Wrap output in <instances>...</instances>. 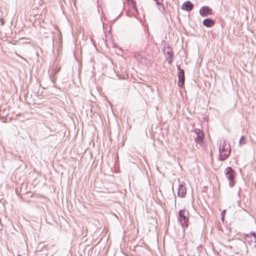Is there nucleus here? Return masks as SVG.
<instances>
[{"mask_svg":"<svg viewBox=\"0 0 256 256\" xmlns=\"http://www.w3.org/2000/svg\"><path fill=\"white\" fill-rule=\"evenodd\" d=\"M226 178L229 180V186L233 187L235 184L236 172L230 166L227 167L224 170Z\"/></svg>","mask_w":256,"mask_h":256,"instance_id":"nucleus-1","label":"nucleus"},{"mask_svg":"<svg viewBox=\"0 0 256 256\" xmlns=\"http://www.w3.org/2000/svg\"><path fill=\"white\" fill-rule=\"evenodd\" d=\"M188 212L185 210L179 211L180 220L182 227L188 226Z\"/></svg>","mask_w":256,"mask_h":256,"instance_id":"nucleus-2","label":"nucleus"},{"mask_svg":"<svg viewBox=\"0 0 256 256\" xmlns=\"http://www.w3.org/2000/svg\"><path fill=\"white\" fill-rule=\"evenodd\" d=\"M178 68L179 72L178 73V85L180 87H183L184 84V80H185V78H184V72L183 69H181L180 68V66H178Z\"/></svg>","mask_w":256,"mask_h":256,"instance_id":"nucleus-3","label":"nucleus"},{"mask_svg":"<svg viewBox=\"0 0 256 256\" xmlns=\"http://www.w3.org/2000/svg\"><path fill=\"white\" fill-rule=\"evenodd\" d=\"M196 136L194 138L196 142L198 144L202 142L204 138V134L203 132L200 129H196Z\"/></svg>","mask_w":256,"mask_h":256,"instance_id":"nucleus-4","label":"nucleus"},{"mask_svg":"<svg viewBox=\"0 0 256 256\" xmlns=\"http://www.w3.org/2000/svg\"><path fill=\"white\" fill-rule=\"evenodd\" d=\"M163 52L166 56H174L172 50L168 44H164Z\"/></svg>","mask_w":256,"mask_h":256,"instance_id":"nucleus-5","label":"nucleus"},{"mask_svg":"<svg viewBox=\"0 0 256 256\" xmlns=\"http://www.w3.org/2000/svg\"><path fill=\"white\" fill-rule=\"evenodd\" d=\"M194 6V4L188 0L182 4V8L184 10L190 12L193 9Z\"/></svg>","mask_w":256,"mask_h":256,"instance_id":"nucleus-6","label":"nucleus"},{"mask_svg":"<svg viewBox=\"0 0 256 256\" xmlns=\"http://www.w3.org/2000/svg\"><path fill=\"white\" fill-rule=\"evenodd\" d=\"M186 192V190L185 186L182 184H178V196L180 197L183 198L185 196Z\"/></svg>","mask_w":256,"mask_h":256,"instance_id":"nucleus-7","label":"nucleus"},{"mask_svg":"<svg viewBox=\"0 0 256 256\" xmlns=\"http://www.w3.org/2000/svg\"><path fill=\"white\" fill-rule=\"evenodd\" d=\"M212 9L208 6H202L200 10V14L202 16H206L208 14H210Z\"/></svg>","mask_w":256,"mask_h":256,"instance_id":"nucleus-8","label":"nucleus"},{"mask_svg":"<svg viewBox=\"0 0 256 256\" xmlns=\"http://www.w3.org/2000/svg\"><path fill=\"white\" fill-rule=\"evenodd\" d=\"M230 150V146L228 144H226V141H223V143L220 144V154L224 152L226 150Z\"/></svg>","mask_w":256,"mask_h":256,"instance_id":"nucleus-9","label":"nucleus"},{"mask_svg":"<svg viewBox=\"0 0 256 256\" xmlns=\"http://www.w3.org/2000/svg\"><path fill=\"white\" fill-rule=\"evenodd\" d=\"M202 23L205 26L210 28L214 25L215 21L212 18H207L203 20Z\"/></svg>","mask_w":256,"mask_h":256,"instance_id":"nucleus-10","label":"nucleus"},{"mask_svg":"<svg viewBox=\"0 0 256 256\" xmlns=\"http://www.w3.org/2000/svg\"><path fill=\"white\" fill-rule=\"evenodd\" d=\"M230 150H226L224 152H222L220 154L219 159L220 160H226L230 156Z\"/></svg>","mask_w":256,"mask_h":256,"instance_id":"nucleus-11","label":"nucleus"},{"mask_svg":"<svg viewBox=\"0 0 256 256\" xmlns=\"http://www.w3.org/2000/svg\"><path fill=\"white\" fill-rule=\"evenodd\" d=\"M140 64H142L143 65L148 66L151 65V62L150 60L148 59L146 56H144L143 58H142V60L140 62Z\"/></svg>","mask_w":256,"mask_h":256,"instance_id":"nucleus-12","label":"nucleus"},{"mask_svg":"<svg viewBox=\"0 0 256 256\" xmlns=\"http://www.w3.org/2000/svg\"><path fill=\"white\" fill-rule=\"evenodd\" d=\"M144 56H142L138 52H136L134 53V57L139 63H140V62L142 61V58H143Z\"/></svg>","mask_w":256,"mask_h":256,"instance_id":"nucleus-13","label":"nucleus"},{"mask_svg":"<svg viewBox=\"0 0 256 256\" xmlns=\"http://www.w3.org/2000/svg\"><path fill=\"white\" fill-rule=\"evenodd\" d=\"M158 10L163 14L166 13V8L163 4L158 6Z\"/></svg>","mask_w":256,"mask_h":256,"instance_id":"nucleus-14","label":"nucleus"},{"mask_svg":"<svg viewBox=\"0 0 256 256\" xmlns=\"http://www.w3.org/2000/svg\"><path fill=\"white\" fill-rule=\"evenodd\" d=\"M60 68L58 66H56V68H54L52 71V74L56 75L57 73L60 70Z\"/></svg>","mask_w":256,"mask_h":256,"instance_id":"nucleus-15","label":"nucleus"},{"mask_svg":"<svg viewBox=\"0 0 256 256\" xmlns=\"http://www.w3.org/2000/svg\"><path fill=\"white\" fill-rule=\"evenodd\" d=\"M246 143V141L244 140V136H242L240 140L239 144L240 145L244 144Z\"/></svg>","mask_w":256,"mask_h":256,"instance_id":"nucleus-16","label":"nucleus"},{"mask_svg":"<svg viewBox=\"0 0 256 256\" xmlns=\"http://www.w3.org/2000/svg\"><path fill=\"white\" fill-rule=\"evenodd\" d=\"M50 79L51 81L54 84L56 82V77L55 76V75L52 74V76L50 77Z\"/></svg>","mask_w":256,"mask_h":256,"instance_id":"nucleus-17","label":"nucleus"},{"mask_svg":"<svg viewBox=\"0 0 256 256\" xmlns=\"http://www.w3.org/2000/svg\"><path fill=\"white\" fill-rule=\"evenodd\" d=\"M250 235L251 236H253L254 238H255L254 242L256 243V233H255L254 232H251L250 233ZM246 236L248 237L249 236V234H246Z\"/></svg>","mask_w":256,"mask_h":256,"instance_id":"nucleus-18","label":"nucleus"},{"mask_svg":"<svg viewBox=\"0 0 256 256\" xmlns=\"http://www.w3.org/2000/svg\"><path fill=\"white\" fill-rule=\"evenodd\" d=\"M166 58L168 60V64H171L173 61V56H167Z\"/></svg>","mask_w":256,"mask_h":256,"instance_id":"nucleus-19","label":"nucleus"},{"mask_svg":"<svg viewBox=\"0 0 256 256\" xmlns=\"http://www.w3.org/2000/svg\"><path fill=\"white\" fill-rule=\"evenodd\" d=\"M226 211V210H224L222 212V213H221V215H222V220H224V214H225Z\"/></svg>","mask_w":256,"mask_h":256,"instance_id":"nucleus-20","label":"nucleus"},{"mask_svg":"<svg viewBox=\"0 0 256 256\" xmlns=\"http://www.w3.org/2000/svg\"><path fill=\"white\" fill-rule=\"evenodd\" d=\"M154 1L156 2V5L158 6H160V5L162 4H161L160 2H159L158 0H154Z\"/></svg>","mask_w":256,"mask_h":256,"instance_id":"nucleus-21","label":"nucleus"}]
</instances>
